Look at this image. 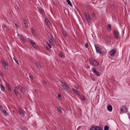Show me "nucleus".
<instances>
[{
    "instance_id": "obj_8",
    "label": "nucleus",
    "mask_w": 130,
    "mask_h": 130,
    "mask_svg": "<svg viewBox=\"0 0 130 130\" xmlns=\"http://www.w3.org/2000/svg\"><path fill=\"white\" fill-rule=\"evenodd\" d=\"M84 13L87 20L88 21H90L91 19L88 13L86 12H84Z\"/></svg>"
},
{
    "instance_id": "obj_36",
    "label": "nucleus",
    "mask_w": 130,
    "mask_h": 130,
    "mask_svg": "<svg viewBox=\"0 0 130 130\" xmlns=\"http://www.w3.org/2000/svg\"><path fill=\"white\" fill-rule=\"evenodd\" d=\"M3 25L4 26V27L5 28H6V29H7V26L6 24H3Z\"/></svg>"
},
{
    "instance_id": "obj_13",
    "label": "nucleus",
    "mask_w": 130,
    "mask_h": 130,
    "mask_svg": "<svg viewBox=\"0 0 130 130\" xmlns=\"http://www.w3.org/2000/svg\"><path fill=\"white\" fill-rule=\"evenodd\" d=\"M19 111L20 113V114L23 117H24L25 116L24 113L23 111L21 109H19Z\"/></svg>"
},
{
    "instance_id": "obj_47",
    "label": "nucleus",
    "mask_w": 130,
    "mask_h": 130,
    "mask_svg": "<svg viewBox=\"0 0 130 130\" xmlns=\"http://www.w3.org/2000/svg\"><path fill=\"white\" fill-rule=\"evenodd\" d=\"M48 45L49 46L50 48H51V45L50 44H48Z\"/></svg>"
},
{
    "instance_id": "obj_23",
    "label": "nucleus",
    "mask_w": 130,
    "mask_h": 130,
    "mask_svg": "<svg viewBox=\"0 0 130 130\" xmlns=\"http://www.w3.org/2000/svg\"><path fill=\"white\" fill-rule=\"evenodd\" d=\"M72 90L76 94L78 95V92L77 91V90L74 89V88H72Z\"/></svg>"
},
{
    "instance_id": "obj_40",
    "label": "nucleus",
    "mask_w": 130,
    "mask_h": 130,
    "mask_svg": "<svg viewBox=\"0 0 130 130\" xmlns=\"http://www.w3.org/2000/svg\"><path fill=\"white\" fill-rule=\"evenodd\" d=\"M88 43H87L85 44V47L86 48H87L88 47Z\"/></svg>"
},
{
    "instance_id": "obj_2",
    "label": "nucleus",
    "mask_w": 130,
    "mask_h": 130,
    "mask_svg": "<svg viewBox=\"0 0 130 130\" xmlns=\"http://www.w3.org/2000/svg\"><path fill=\"white\" fill-rule=\"evenodd\" d=\"M89 62L91 64L94 65L95 66H98L99 64V63L97 62V61L92 57L90 58Z\"/></svg>"
},
{
    "instance_id": "obj_35",
    "label": "nucleus",
    "mask_w": 130,
    "mask_h": 130,
    "mask_svg": "<svg viewBox=\"0 0 130 130\" xmlns=\"http://www.w3.org/2000/svg\"><path fill=\"white\" fill-rule=\"evenodd\" d=\"M0 74L2 76H4V74L1 71L0 72Z\"/></svg>"
},
{
    "instance_id": "obj_30",
    "label": "nucleus",
    "mask_w": 130,
    "mask_h": 130,
    "mask_svg": "<svg viewBox=\"0 0 130 130\" xmlns=\"http://www.w3.org/2000/svg\"><path fill=\"white\" fill-rule=\"evenodd\" d=\"M109 128V127L107 126H105L104 127V130H108Z\"/></svg>"
},
{
    "instance_id": "obj_17",
    "label": "nucleus",
    "mask_w": 130,
    "mask_h": 130,
    "mask_svg": "<svg viewBox=\"0 0 130 130\" xmlns=\"http://www.w3.org/2000/svg\"><path fill=\"white\" fill-rule=\"evenodd\" d=\"M6 87L8 88V90L9 91H11V87L10 86L9 84L7 83H6Z\"/></svg>"
},
{
    "instance_id": "obj_16",
    "label": "nucleus",
    "mask_w": 130,
    "mask_h": 130,
    "mask_svg": "<svg viewBox=\"0 0 130 130\" xmlns=\"http://www.w3.org/2000/svg\"><path fill=\"white\" fill-rule=\"evenodd\" d=\"M107 108L108 111L111 112L112 110V106L110 105H109L107 107Z\"/></svg>"
},
{
    "instance_id": "obj_50",
    "label": "nucleus",
    "mask_w": 130,
    "mask_h": 130,
    "mask_svg": "<svg viewBox=\"0 0 130 130\" xmlns=\"http://www.w3.org/2000/svg\"><path fill=\"white\" fill-rule=\"evenodd\" d=\"M14 92L16 91V90L15 89L14 90Z\"/></svg>"
},
{
    "instance_id": "obj_51",
    "label": "nucleus",
    "mask_w": 130,
    "mask_h": 130,
    "mask_svg": "<svg viewBox=\"0 0 130 130\" xmlns=\"http://www.w3.org/2000/svg\"><path fill=\"white\" fill-rule=\"evenodd\" d=\"M18 35L19 37L20 36V35H19L18 34Z\"/></svg>"
},
{
    "instance_id": "obj_26",
    "label": "nucleus",
    "mask_w": 130,
    "mask_h": 130,
    "mask_svg": "<svg viewBox=\"0 0 130 130\" xmlns=\"http://www.w3.org/2000/svg\"><path fill=\"white\" fill-rule=\"evenodd\" d=\"M39 10L40 13L41 14H43V10L41 7H40L39 8Z\"/></svg>"
},
{
    "instance_id": "obj_52",
    "label": "nucleus",
    "mask_w": 130,
    "mask_h": 130,
    "mask_svg": "<svg viewBox=\"0 0 130 130\" xmlns=\"http://www.w3.org/2000/svg\"><path fill=\"white\" fill-rule=\"evenodd\" d=\"M7 23H8V21H7Z\"/></svg>"
},
{
    "instance_id": "obj_21",
    "label": "nucleus",
    "mask_w": 130,
    "mask_h": 130,
    "mask_svg": "<svg viewBox=\"0 0 130 130\" xmlns=\"http://www.w3.org/2000/svg\"><path fill=\"white\" fill-rule=\"evenodd\" d=\"M45 23L46 25H49L50 24V23L49 22L47 18H46L45 20Z\"/></svg>"
},
{
    "instance_id": "obj_46",
    "label": "nucleus",
    "mask_w": 130,
    "mask_h": 130,
    "mask_svg": "<svg viewBox=\"0 0 130 130\" xmlns=\"http://www.w3.org/2000/svg\"><path fill=\"white\" fill-rule=\"evenodd\" d=\"M46 49H47L48 50L49 49L48 47L47 46H46Z\"/></svg>"
},
{
    "instance_id": "obj_7",
    "label": "nucleus",
    "mask_w": 130,
    "mask_h": 130,
    "mask_svg": "<svg viewBox=\"0 0 130 130\" xmlns=\"http://www.w3.org/2000/svg\"><path fill=\"white\" fill-rule=\"evenodd\" d=\"M113 32L115 37L116 39H118L120 37L119 32H117L115 30H114Z\"/></svg>"
},
{
    "instance_id": "obj_1",
    "label": "nucleus",
    "mask_w": 130,
    "mask_h": 130,
    "mask_svg": "<svg viewBox=\"0 0 130 130\" xmlns=\"http://www.w3.org/2000/svg\"><path fill=\"white\" fill-rule=\"evenodd\" d=\"M58 83L61 85L62 89L64 90H68L69 88V87L66 83H64L62 81L60 80L59 81Z\"/></svg>"
},
{
    "instance_id": "obj_3",
    "label": "nucleus",
    "mask_w": 130,
    "mask_h": 130,
    "mask_svg": "<svg viewBox=\"0 0 130 130\" xmlns=\"http://www.w3.org/2000/svg\"><path fill=\"white\" fill-rule=\"evenodd\" d=\"M95 47L97 53H99L101 55H103V53L102 52V50L101 48L98 46L94 45Z\"/></svg>"
},
{
    "instance_id": "obj_18",
    "label": "nucleus",
    "mask_w": 130,
    "mask_h": 130,
    "mask_svg": "<svg viewBox=\"0 0 130 130\" xmlns=\"http://www.w3.org/2000/svg\"><path fill=\"white\" fill-rule=\"evenodd\" d=\"M23 22L25 24V27H26L27 28H28V27L27 25V23L26 21L24 19L23 20Z\"/></svg>"
},
{
    "instance_id": "obj_48",
    "label": "nucleus",
    "mask_w": 130,
    "mask_h": 130,
    "mask_svg": "<svg viewBox=\"0 0 130 130\" xmlns=\"http://www.w3.org/2000/svg\"><path fill=\"white\" fill-rule=\"evenodd\" d=\"M35 91L36 92H38L37 90H35Z\"/></svg>"
},
{
    "instance_id": "obj_10",
    "label": "nucleus",
    "mask_w": 130,
    "mask_h": 130,
    "mask_svg": "<svg viewBox=\"0 0 130 130\" xmlns=\"http://www.w3.org/2000/svg\"><path fill=\"white\" fill-rule=\"evenodd\" d=\"M57 110L59 113L61 114L63 113V110L61 107H60L57 108Z\"/></svg>"
},
{
    "instance_id": "obj_49",
    "label": "nucleus",
    "mask_w": 130,
    "mask_h": 130,
    "mask_svg": "<svg viewBox=\"0 0 130 130\" xmlns=\"http://www.w3.org/2000/svg\"><path fill=\"white\" fill-rule=\"evenodd\" d=\"M75 87L77 89H78V86H76Z\"/></svg>"
},
{
    "instance_id": "obj_32",
    "label": "nucleus",
    "mask_w": 130,
    "mask_h": 130,
    "mask_svg": "<svg viewBox=\"0 0 130 130\" xmlns=\"http://www.w3.org/2000/svg\"><path fill=\"white\" fill-rule=\"evenodd\" d=\"M62 32L64 37H66L67 35L66 34V32L65 31H64L63 30H62Z\"/></svg>"
},
{
    "instance_id": "obj_42",
    "label": "nucleus",
    "mask_w": 130,
    "mask_h": 130,
    "mask_svg": "<svg viewBox=\"0 0 130 130\" xmlns=\"http://www.w3.org/2000/svg\"><path fill=\"white\" fill-rule=\"evenodd\" d=\"M3 110V107L2 106L0 105V110L1 111H2Z\"/></svg>"
},
{
    "instance_id": "obj_11",
    "label": "nucleus",
    "mask_w": 130,
    "mask_h": 130,
    "mask_svg": "<svg viewBox=\"0 0 130 130\" xmlns=\"http://www.w3.org/2000/svg\"><path fill=\"white\" fill-rule=\"evenodd\" d=\"M59 56L62 58H65V56L63 53L61 52H59V53L58 54Z\"/></svg>"
},
{
    "instance_id": "obj_12",
    "label": "nucleus",
    "mask_w": 130,
    "mask_h": 130,
    "mask_svg": "<svg viewBox=\"0 0 130 130\" xmlns=\"http://www.w3.org/2000/svg\"><path fill=\"white\" fill-rule=\"evenodd\" d=\"M18 87L20 89L21 91L23 94H24L25 92V91L22 87H21L20 85H19Z\"/></svg>"
},
{
    "instance_id": "obj_15",
    "label": "nucleus",
    "mask_w": 130,
    "mask_h": 130,
    "mask_svg": "<svg viewBox=\"0 0 130 130\" xmlns=\"http://www.w3.org/2000/svg\"><path fill=\"white\" fill-rule=\"evenodd\" d=\"M57 98L60 101H62V99L61 96V94L60 93H58V94Z\"/></svg>"
},
{
    "instance_id": "obj_6",
    "label": "nucleus",
    "mask_w": 130,
    "mask_h": 130,
    "mask_svg": "<svg viewBox=\"0 0 130 130\" xmlns=\"http://www.w3.org/2000/svg\"><path fill=\"white\" fill-rule=\"evenodd\" d=\"M92 70L93 73L96 75L100 76V73L98 71H97L93 67H92Z\"/></svg>"
},
{
    "instance_id": "obj_53",
    "label": "nucleus",
    "mask_w": 130,
    "mask_h": 130,
    "mask_svg": "<svg viewBox=\"0 0 130 130\" xmlns=\"http://www.w3.org/2000/svg\"><path fill=\"white\" fill-rule=\"evenodd\" d=\"M17 88V87H15V88Z\"/></svg>"
},
{
    "instance_id": "obj_39",
    "label": "nucleus",
    "mask_w": 130,
    "mask_h": 130,
    "mask_svg": "<svg viewBox=\"0 0 130 130\" xmlns=\"http://www.w3.org/2000/svg\"><path fill=\"white\" fill-rule=\"evenodd\" d=\"M29 77L31 79V80H32L33 79L32 76L30 74Z\"/></svg>"
},
{
    "instance_id": "obj_4",
    "label": "nucleus",
    "mask_w": 130,
    "mask_h": 130,
    "mask_svg": "<svg viewBox=\"0 0 130 130\" xmlns=\"http://www.w3.org/2000/svg\"><path fill=\"white\" fill-rule=\"evenodd\" d=\"M126 108L125 106H123V107H121L120 108V114H122L123 113H126L127 112V111H125L124 110V109H126L125 110H127V109H126Z\"/></svg>"
},
{
    "instance_id": "obj_5",
    "label": "nucleus",
    "mask_w": 130,
    "mask_h": 130,
    "mask_svg": "<svg viewBox=\"0 0 130 130\" xmlns=\"http://www.w3.org/2000/svg\"><path fill=\"white\" fill-rule=\"evenodd\" d=\"M1 62L2 64L4 65L3 66H4L5 68L8 69V67H6V66L8 67V65L7 62L5 61L3 59L1 60Z\"/></svg>"
},
{
    "instance_id": "obj_28",
    "label": "nucleus",
    "mask_w": 130,
    "mask_h": 130,
    "mask_svg": "<svg viewBox=\"0 0 130 130\" xmlns=\"http://www.w3.org/2000/svg\"><path fill=\"white\" fill-rule=\"evenodd\" d=\"M67 1L68 5L70 6H71L72 4L70 0H67Z\"/></svg>"
},
{
    "instance_id": "obj_22",
    "label": "nucleus",
    "mask_w": 130,
    "mask_h": 130,
    "mask_svg": "<svg viewBox=\"0 0 130 130\" xmlns=\"http://www.w3.org/2000/svg\"><path fill=\"white\" fill-rule=\"evenodd\" d=\"M107 29L108 31H110L111 30V25L110 24L108 25Z\"/></svg>"
},
{
    "instance_id": "obj_9",
    "label": "nucleus",
    "mask_w": 130,
    "mask_h": 130,
    "mask_svg": "<svg viewBox=\"0 0 130 130\" xmlns=\"http://www.w3.org/2000/svg\"><path fill=\"white\" fill-rule=\"evenodd\" d=\"M116 52V50L115 48H114L110 51V54L111 56H113L114 55Z\"/></svg>"
},
{
    "instance_id": "obj_33",
    "label": "nucleus",
    "mask_w": 130,
    "mask_h": 130,
    "mask_svg": "<svg viewBox=\"0 0 130 130\" xmlns=\"http://www.w3.org/2000/svg\"><path fill=\"white\" fill-rule=\"evenodd\" d=\"M31 32H32L33 34H34L35 33V30L33 28H31Z\"/></svg>"
},
{
    "instance_id": "obj_31",
    "label": "nucleus",
    "mask_w": 130,
    "mask_h": 130,
    "mask_svg": "<svg viewBox=\"0 0 130 130\" xmlns=\"http://www.w3.org/2000/svg\"><path fill=\"white\" fill-rule=\"evenodd\" d=\"M95 126L92 127H90L89 130H95Z\"/></svg>"
},
{
    "instance_id": "obj_44",
    "label": "nucleus",
    "mask_w": 130,
    "mask_h": 130,
    "mask_svg": "<svg viewBox=\"0 0 130 130\" xmlns=\"http://www.w3.org/2000/svg\"><path fill=\"white\" fill-rule=\"evenodd\" d=\"M43 82L44 83V84H46V82L45 81V80H43Z\"/></svg>"
},
{
    "instance_id": "obj_38",
    "label": "nucleus",
    "mask_w": 130,
    "mask_h": 130,
    "mask_svg": "<svg viewBox=\"0 0 130 130\" xmlns=\"http://www.w3.org/2000/svg\"><path fill=\"white\" fill-rule=\"evenodd\" d=\"M14 93L15 95H16L17 96H18L19 95V94L18 93V92H17L16 91Z\"/></svg>"
},
{
    "instance_id": "obj_45",
    "label": "nucleus",
    "mask_w": 130,
    "mask_h": 130,
    "mask_svg": "<svg viewBox=\"0 0 130 130\" xmlns=\"http://www.w3.org/2000/svg\"><path fill=\"white\" fill-rule=\"evenodd\" d=\"M53 3L56 6V4L54 2H53Z\"/></svg>"
},
{
    "instance_id": "obj_37",
    "label": "nucleus",
    "mask_w": 130,
    "mask_h": 130,
    "mask_svg": "<svg viewBox=\"0 0 130 130\" xmlns=\"http://www.w3.org/2000/svg\"><path fill=\"white\" fill-rule=\"evenodd\" d=\"M14 60L19 65V63L18 61L15 58H13Z\"/></svg>"
},
{
    "instance_id": "obj_43",
    "label": "nucleus",
    "mask_w": 130,
    "mask_h": 130,
    "mask_svg": "<svg viewBox=\"0 0 130 130\" xmlns=\"http://www.w3.org/2000/svg\"><path fill=\"white\" fill-rule=\"evenodd\" d=\"M106 37H107L108 39H109L110 38V36L109 35H107L106 36Z\"/></svg>"
},
{
    "instance_id": "obj_24",
    "label": "nucleus",
    "mask_w": 130,
    "mask_h": 130,
    "mask_svg": "<svg viewBox=\"0 0 130 130\" xmlns=\"http://www.w3.org/2000/svg\"><path fill=\"white\" fill-rule=\"evenodd\" d=\"M95 130H102L103 128L101 127L95 126Z\"/></svg>"
},
{
    "instance_id": "obj_14",
    "label": "nucleus",
    "mask_w": 130,
    "mask_h": 130,
    "mask_svg": "<svg viewBox=\"0 0 130 130\" xmlns=\"http://www.w3.org/2000/svg\"><path fill=\"white\" fill-rule=\"evenodd\" d=\"M36 65L38 68L39 69L40 68H41V67L39 63L37 61H36L35 62Z\"/></svg>"
},
{
    "instance_id": "obj_41",
    "label": "nucleus",
    "mask_w": 130,
    "mask_h": 130,
    "mask_svg": "<svg viewBox=\"0 0 130 130\" xmlns=\"http://www.w3.org/2000/svg\"><path fill=\"white\" fill-rule=\"evenodd\" d=\"M15 26L16 28L17 29L18 28V25L16 23H15Z\"/></svg>"
},
{
    "instance_id": "obj_34",
    "label": "nucleus",
    "mask_w": 130,
    "mask_h": 130,
    "mask_svg": "<svg viewBox=\"0 0 130 130\" xmlns=\"http://www.w3.org/2000/svg\"><path fill=\"white\" fill-rule=\"evenodd\" d=\"M80 98L81 99H82L83 100V101H85V98L83 95H82L81 97Z\"/></svg>"
},
{
    "instance_id": "obj_25",
    "label": "nucleus",
    "mask_w": 130,
    "mask_h": 130,
    "mask_svg": "<svg viewBox=\"0 0 130 130\" xmlns=\"http://www.w3.org/2000/svg\"><path fill=\"white\" fill-rule=\"evenodd\" d=\"M0 86L1 90L4 91L5 90V88L4 86L2 84H1Z\"/></svg>"
},
{
    "instance_id": "obj_19",
    "label": "nucleus",
    "mask_w": 130,
    "mask_h": 130,
    "mask_svg": "<svg viewBox=\"0 0 130 130\" xmlns=\"http://www.w3.org/2000/svg\"><path fill=\"white\" fill-rule=\"evenodd\" d=\"M49 41L52 44H53L54 43V38L53 37H51V38H49Z\"/></svg>"
},
{
    "instance_id": "obj_29",
    "label": "nucleus",
    "mask_w": 130,
    "mask_h": 130,
    "mask_svg": "<svg viewBox=\"0 0 130 130\" xmlns=\"http://www.w3.org/2000/svg\"><path fill=\"white\" fill-rule=\"evenodd\" d=\"M3 113L6 115H7L8 113L5 110H3Z\"/></svg>"
},
{
    "instance_id": "obj_20",
    "label": "nucleus",
    "mask_w": 130,
    "mask_h": 130,
    "mask_svg": "<svg viewBox=\"0 0 130 130\" xmlns=\"http://www.w3.org/2000/svg\"><path fill=\"white\" fill-rule=\"evenodd\" d=\"M31 43L32 45L34 47H35L36 46V45L35 42H34L33 40L31 41Z\"/></svg>"
},
{
    "instance_id": "obj_27",
    "label": "nucleus",
    "mask_w": 130,
    "mask_h": 130,
    "mask_svg": "<svg viewBox=\"0 0 130 130\" xmlns=\"http://www.w3.org/2000/svg\"><path fill=\"white\" fill-rule=\"evenodd\" d=\"M20 37L21 39L24 42H25V40L24 39V38L23 36L21 35H20Z\"/></svg>"
}]
</instances>
